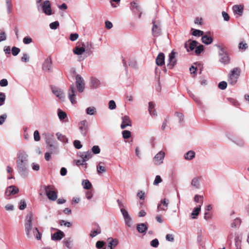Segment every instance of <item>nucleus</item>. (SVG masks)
Wrapping results in <instances>:
<instances>
[{
  "label": "nucleus",
  "mask_w": 249,
  "mask_h": 249,
  "mask_svg": "<svg viewBox=\"0 0 249 249\" xmlns=\"http://www.w3.org/2000/svg\"><path fill=\"white\" fill-rule=\"evenodd\" d=\"M17 170L19 175L27 177L28 173V155L23 151H20L17 154L16 160Z\"/></svg>",
  "instance_id": "1"
},
{
  "label": "nucleus",
  "mask_w": 249,
  "mask_h": 249,
  "mask_svg": "<svg viewBox=\"0 0 249 249\" xmlns=\"http://www.w3.org/2000/svg\"><path fill=\"white\" fill-rule=\"evenodd\" d=\"M25 231L28 238H31L33 235L39 240L41 239L42 234L36 227H33L32 219H26L24 223Z\"/></svg>",
  "instance_id": "2"
},
{
  "label": "nucleus",
  "mask_w": 249,
  "mask_h": 249,
  "mask_svg": "<svg viewBox=\"0 0 249 249\" xmlns=\"http://www.w3.org/2000/svg\"><path fill=\"white\" fill-rule=\"evenodd\" d=\"M43 191H45L47 196L50 200L55 201L57 199L58 192L54 186L52 185H41L40 189V196L43 195Z\"/></svg>",
  "instance_id": "3"
},
{
  "label": "nucleus",
  "mask_w": 249,
  "mask_h": 249,
  "mask_svg": "<svg viewBox=\"0 0 249 249\" xmlns=\"http://www.w3.org/2000/svg\"><path fill=\"white\" fill-rule=\"evenodd\" d=\"M241 70L239 68L236 67L232 69L229 74L228 81L231 85L235 84L240 75Z\"/></svg>",
  "instance_id": "4"
},
{
  "label": "nucleus",
  "mask_w": 249,
  "mask_h": 249,
  "mask_svg": "<svg viewBox=\"0 0 249 249\" xmlns=\"http://www.w3.org/2000/svg\"><path fill=\"white\" fill-rule=\"evenodd\" d=\"M219 49V55L220 56V61L224 64H228L230 61V58L228 53L225 48L220 45H216Z\"/></svg>",
  "instance_id": "5"
},
{
  "label": "nucleus",
  "mask_w": 249,
  "mask_h": 249,
  "mask_svg": "<svg viewBox=\"0 0 249 249\" xmlns=\"http://www.w3.org/2000/svg\"><path fill=\"white\" fill-rule=\"evenodd\" d=\"M40 7H41L43 12L45 15L48 16L52 15V11L51 9V5L49 0H45L42 4H39V5H37V8L38 10H39Z\"/></svg>",
  "instance_id": "6"
},
{
  "label": "nucleus",
  "mask_w": 249,
  "mask_h": 249,
  "mask_svg": "<svg viewBox=\"0 0 249 249\" xmlns=\"http://www.w3.org/2000/svg\"><path fill=\"white\" fill-rule=\"evenodd\" d=\"M152 35L155 37H158L160 36L161 34L160 22L159 20L153 19L152 20Z\"/></svg>",
  "instance_id": "7"
},
{
  "label": "nucleus",
  "mask_w": 249,
  "mask_h": 249,
  "mask_svg": "<svg viewBox=\"0 0 249 249\" xmlns=\"http://www.w3.org/2000/svg\"><path fill=\"white\" fill-rule=\"evenodd\" d=\"M75 79L77 90L79 92H82L85 89L84 80L79 74L76 75Z\"/></svg>",
  "instance_id": "8"
},
{
  "label": "nucleus",
  "mask_w": 249,
  "mask_h": 249,
  "mask_svg": "<svg viewBox=\"0 0 249 249\" xmlns=\"http://www.w3.org/2000/svg\"><path fill=\"white\" fill-rule=\"evenodd\" d=\"M78 127L81 134L86 137L89 129L88 122L86 120L81 121L78 124Z\"/></svg>",
  "instance_id": "9"
},
{
  "label": "nucleus",
  "mask_w": 249,
  "mask_h": 249,
  "mask_svg": "<svg viewBox=\"0 0 249 249\" xmlns=\"http://www.w3.org/2000/svg\"><path fill=\"white\" fill-rule=\"evenodd\" d=\"M76 90L75 86L73 84H72L70 87V89L68 91V97L71 102L72 104L76 103Z\"/></svg>",
  "instance_id": "10"
},
{
  "label": "nucleus",
  "mask_w": 249,
  "mask_h": 249,
  "mask_svg": "<svg viewBox=\"0 0 249 249\" xmlns=\"http://www.w3.org/2000/svg\"><path fill=\"white\" fill-rule=\"evenodd\" d=\"M165 157V153L163 151H160L154 157L153 161L155 165H160L163 162Z\"/></svg>",
  "instance_id": "11"
},
{
  "label": "nucleus",
  "mask_w": 249,
  "mask_h": 249,
  "mask_svg": "<svg viewBox=\"0 0 249 249\" xmlns=\"http://www.w3.org/2000/svg\"><path fill=\"white\" fill-rule=\"evenodd\" d=\"M175 54L176 53L172 51L169 54L168 63L167 66L170 69H172L176 64L177 60L175 58Z\"/></svg>",
  "instance_id": "12"
},
{
  "label": "nucleus",
  "mask_w": 249,
  "mask_h": 249,
  "mask_svg": "<svg viewBox=\"0 0 249 249\" xmlns=\"http://www.w3.org/2000/svg\"><path fill=\"white\" fill-rule=\"evenodd\" d=\"M122 122L121 125L122 129H124L127 126H131L132 125L130 119L128 116L125 115L122 117Z\"/></svg>",
  "instance_id": "13"
},
{
  "label": "nucleus",
  "mask_w": 249,
  "mask_h": 249,
  "mask_svg": "<svg viewBox=\"0 0 249 249\" xmlns=\"http://www.w3.org/2000/svg\"><path fill=\"white\" fill-rule=\"evenodd\" d=\"M198 42L195 40H189L184 44V47L187 52L193 51L197 46Z\"/></svg>",
  "instance_id": "14"
},
{
  "label": "nucleus",
  "mask_w": 249,
  "mask_h": 249,
  "mask_svg": "<svg viewBox=\"0 0 249 249\" xmlns=\"http://www.w3.org/2000/svg\"><path fill=\"white\" fill-rule=\"evenodd\" d=\"M169 200L166 198L162 199L160 200V203L158 206V210L166 211L168 208Z\"/></svg>",
  "instance_id": "15"
},
{
  "label": "nucleus",
  "mask_w": 249,
  "mask_h": 249,
  "mask_svg": "<svg viewBox=\"0 0 249 249\" xmlns=\"http://www.w3.org/2000/svg\"><path fill=\"white\" fill-rule=\"evenodd\" d=\"M18 189L15 186H10L6 188L5 195L7 196H9L12 195H15L18 193Z\"/></svg>",
  "instance_id": "16"
},
{
  "label": "nucleus",
  "mask_w": 249,
  "mask_h": 249,
  "mask_svg": "<svg viewBox=\"0 0 249 249\" xmlns=\"http://www.w3.org/2000/svg\"><path fill=\"white\" fill-rule=\"evenodd\" d=\"M52 61L50 57L46 58L42 65V69L44 71H50L52 68Z\"/></svg>",
  "instance_id": "17"
},
{
  "label": "nucleus",
  "mask_w": 249,
  "mask_h": 249,
  "mask_svg": "<svg viewBox=\"0 0 249 249\" xmlns=\"http://www.w3.org/2000/svg\"><path fill=\"white\" fill-rule=\"evenodd\" d=\"M107 242L108 247L110 249H113L118 245L119 243V241L117 239H113L111 237L108 238L107 239Z\"/></svg>",
  "instance_id": "18"
},
{
  "label": "nucleus",
  "mask_w": 249,
  "mask_h": 249,
  "mask_svg": "<svg viewBox=\"0 0 249 249\" xmlns=\"http://www.w3.org/2000/svg\"><path fill=\"white\" fill-rule=\"evenodd\" d=\"M53 93L59 99H63L64 98V93L60 89L57 88H52Z\"/></svg>",
  "instance_id": "19"
},
{
  "label": "nucleus",
  "mask_w": 249,
  "mask_h": 249,
  "mask_svg": "<svg viewBox=\"0 0 249 249\" xmlns=\"http://www.w3.org/2000/svg\"><path fill=\"white\" fill-rule=\"evenodd\" d=\"M65 236L64 232L61 231H59L52 235V239L53 240H60Z\"/></svg>",
  "instance_id": "20"
},
{
  "label": "nucleus",
  "mask_w": 249,
  "mask_h": 249,
  "mask_svg": "<svg viewBox=\"0 0 249 249\" xmlns=\"http://www.w3.org/2000/svg\"><path fill=\"white\" fill-rule=\"evenodd\" d=\"M80 157L82 159L83 162H86V161L91 158L92 154L90 151H88L81 153Z\"/></svg>",
  "instance_id": "21"
},
{
  "label": "nucleus",
  "mask_w": 249,
  "mask_h": 249,
  "mask_svg": "<svg viewBox=\"0 0 249 249\" xmlns=\"http://www.w3.org/2000/svg\"><path fill=\"white\" fill-rule=\"evenodd\" d=\"M155 105L152 102H150L148 104V111L151 116H157V113L155 109Z\"/></svg>",
  "instance_id": "22"
},
{
  "label": "nucleus",
  "mask_w": 249,
  "mask_h": 249,
  "mask_svg": "<svg viewBox=\"0 0 249 249\" xmlns=\"http://www.w3.org/2000/svg\"><path fill=\"white\" fill-rule=\"evenodd\" d=\"M64 245L69 249H71L73 247V239L71 237L65 238L63 240Z\"/></svg>",
  "instance_id": "23"
},
{
  "label": "nucleus",
  "mask_w": 249,
  "mask_h": 249,
  "mask_svg": "<svg viewBox=\"0 0 249 249\" xmlns=\"http://www.w3.org/2000/svg\"><path fill=\"white\" fill-rule=\"evenodd\" d=\"M164 54L162 53H160L156 58V64L158 66H162L164 64Z\"/></svg>",
  "instance_id": "24"
},
{
  "label": "nucleus",
  "mask_w": 249,
  "mask_h": 249,
  "mask_svg": "<svg viewBox=\"0 0 249 249\" xmlns=\"http://www.w3.org/2000/svg\"><path fill=\"white\" fill-rule=\"evenodd\" d=\"M244 6L242 5H235L233 6V11L239 16H241L243 12Z\"/></svg>",
  "instance_id": "25"
},
{
  "label": "nucleus",
  "mask_w": 249,
  "mask_h": 249,
  "mask_svg": "<svg viewBox=\"0 0 249 249\" xmlns=\"http://www.w3.org/2000/svg\"><path fill=\"white\" fill-rule=\"evenodd\" d=\"M104 163L100 162L96 166L97 174L100 175L106 172V168L104 166Z\"/></svg>",
  "instance_id": "26"
},
{
  "label": "nucleus",
  "mask_w": 249,
  "mask_h": 249,
  "mask_svg": "<svg viewBox=\"0 0 249 249\" xmlns=\"http://www.w3.org/2000/svg\"><path fill=\"white\" fill-rule=\"evenodd\" d=\"M148 225L147 223L138 224L137 226V230L140 233H144L147 230Z\"/></svg>",
  "instance_id": "27"
},
{
  "label": "nucleus",
  "mask_w": 249,
  "mask_h": 249,
  "mask_svg": "<svg viewBox=\"0 0 249 249\" xmlns=\"http://www.w3.org/2000/svg\"><path fill=\"white\" fill-rule=\"evenodd\" d=\"M100 84V81L94 77L90 78V87L92 89L97 88Z\"/></svg>",
  "instance_id": "28"
},
{
  "label": "nucleus",
  "mask_w": 249,
  "mask_h": 249,
  "mask_svg": "<svg viewBox=\"0 0 249 249\" xmlns=\"http://www.w3.org/2000/svg\"><path fill=\"white\" fill-rule=\"evenodd\" d=\"M201 40H202V42L204 44H206V45H209V44H211L213 41V39L211 36L206 35H204V36H202Z\"/></svg>",
  "instance_id": "29"
},
{
  "label": "nucleus",
  "mask_w": 249,
  "mask_h": 249,
  "mask_svg": "<svg viewBox=\"0 0 249 249\" xmlns=\"http://www.w3.org/2000/svg\"><path fill=\"white\" fill-rule=\"evenodd\" d=\"M191 185L196 189H199L200 187V178L195 177L191 181Z\"/></svg>",
  "instance_id": "30"
},
{
  "label": "nucleus",
  "mask_w": 249,
  "mask_h": 249,
  "mask_svg": "<svg viewBox=\"0 0 249 249\" xmlns=\"http://www.w3.org/2000/svg\"><path fill=\"white\" fill-rule=\"evenodd\" d=\"M57 115L59 120L61 121H63L67 117V113L60 109H58Z\"/></svg>",
  "instance_id": "31"
},
{
  "label": "nucleus",
  "mask_w": 249,
  "mask_h": 249,
  "mask_svg": "<svg viewBox=\"0 0 249 249\" xmlns=\"http://www.w3.org/2000/svg\"><path fill=\"white\" fill-rule=\"evenodd\" d=\"M85 51V49L83 47H79L76 46L73 50V53L77 55H81Z\"/></svg>",
  "instance_id": "32"
},
{
  "label": "nucleus",
  "mask_w": 249,
  "mask_h": 249,
  "mask_svg": "<svg viewBox=\"0 0 249 249\" xmlns=\"http://www.w3.org/2000/svg\"><path fill=\"white\" fill-rule=\"evenodd\" d=\"M56 136L57 137V139L60 141L65 143H67L68 142V139L66 137V136L64 135H62L61 133L57 132L56 134Z\"/></svg>",
  "instance_id": "33"
},
{
  "label": "nucleus",
  "mask_w": 249,
  "mask_h": 249,
  "mask_svg": "<svg viewBox=\"0 0 249 249\" xmlns=\"http://www.w3.org/2000/svg\"><path fill=\"white\" fill-rule=\"evenodd\" d=\"M6 6L7 8V12L8 14L12 13L13 8V4L12 0H5Z\"/></svg>",
  "instance_id": "34"
},
{
  "label": "nucleus",
  "mask_w": 249,
  "mask_h": 249,
  "mask_svg": "<svg viewBox=\"0 0 249 249\" xmlns=\"http://www.w3.org/2000/svg\"><path fill=\"white\" fill-rule=\"evenodd\" d=\"M195 156V153L193 151H189L184 155V158L187 160H192Z\"/></svg>",
  "instance_id": "35"
},
{
  "label": "nucleus",
  "mask_w": 249,
  "mask_h": 249,
  "mask_svg": "<svg viewBox=\"0 0 249 249\" xmlns=\"http://www.w3.org/2000/svg\"><path fill=\"white\" fill-rule=\"evenodd\" d=\"M201 210V206L195 208L193 211L191 213V215L192 216V218H195L196 216H197L199 213V212Z\"/></svg>",
  "instance_id": "36"
},
{
  "label": "nucleus",
  "mask_w": 249,
  "mask_h": 249,
  "mask_svg": "<svg viewBox=\"0 0 249 249\" xmlns=\"http://www.w3.org/2000/svg\"><path fill=\"white\" fill-rule=\"evenodd\" d=\"M241 222L240 219H234L231 223V226L232 228H238L241 224Z\"/></svg>",
  "instance_id": "37"
},
{
  "label": "nucleus",
  "mask_w": 249,
  "mask_h": 249,
  "mask_svg": "<svg viewBox=\"0 0 249 249\" xmlns=\"http://www.w3.org/2000/svg\"><path fill=\"white\" fill-rule=\"evenodd\" d=\"M130 9L133 10V9H136L138 11H140L141 8L140 6L135 1H132L130 3Z\"/></svg>",
  "instance_id": "38"
},
{
  "label": "nucleus",
  "mask_w": 249,
  "mask_h": 249,
  "mask_svg": "<svg viewBox=\"0 0 249 249\" xmlns=\"http://www.w3.org/2000/svg\"><path fill=\"white\" fill-rule=\"evenodd\" d=\"M83 185L85 189H89L91 187V183L89 180L86 179L83 181Z\"/></svg>",
  "instance_id": "39"
},
{
  "label": "nucleus",
  "mask_w": 249,
  "mask_h": 249,
  "mask_svg": "<svg viewBox=\"0 0 249 249\" xmlns=\"http://www.w3.org/2000/svg\"><path fill=\"white\" fill-rule=\"evenodd\" d=\"M212 207L211 205H209L207 206L206 208V211L207 212H205L204 213V218H210L211 216V213L209 211L212 209Z\"/></svg>",
  "instance_id": "40"
},
{
  "label": "nucleus",
  "mask_w": 249,
  "mask_h": 249,
  "mask_svg": "<svg viewBox=\"0 0 249 249\" xmlns=\"http://www.w3.org/2000/svg\"><path fill=\"white\" fill-rule=\"evenodd\" d=\"M192 30H193V32L192 34L194 36H203V34H204V32L203 31H202L199 30L193 29H192Z\"/></svg>",
  "instance_id": "41"
},
{
  "label": "nucleus",
  "mask_w": 249,
  "mask_h": 249,
  "mask_svg": "<svg viewBox=\"0 0 249 249\" xmlns=\"http://www.w3.org/2000/svg\"><path fill=\"white\" fill-rule=\"evenodd\" d=\"M101 232V230L100 227H98L96 230H94L91 231L90 233V236L91 237H94L96 236L97 234L100 233Z\"/></svg>",
  "instance_id": "42"
},
{
  "label": "nucleus",
  "mask_w": 249,
  "mask_h": 249,
  "mask_svg": "<svg viewBox=\"0 0 249 249\" xmlns=\"http://www.w3.org/2000/svg\"><path fill=\"white\" fill-rule=\"evenodd\" d=\"M47 143L50 147V151H53V153L55 154L58 153V151L57 148L54 145H53L52 143H50L49 142H47Z\"/></svg>",
  "instance_id": "43"
},
{
  "label": "nucleus",
  "mask_w": 249,
  "mask_h": 249,
  "mask_svg": "<svg viewBox=\"0 0 249 249\" xmlns=\"http://www.w3.org/2000/svg\"><path fill=\"white\" fill-rule=\"evenodd\" d=\"M95 110L96 108L94 107H89L86 109V113L88 115H93Z\"/></svg>",
  "instance_id": "44"
},
{
  "label": "nucleus",
  "mask_w": 249,
  "mask_h": 249,
  "mask_svg": "<svg viewBox=\"0 0 249 249\" xmlns=\"http://www.w3.org/2000/svg\"><path fill=\"white\" fill-rule=\"evenodd\" d=\"M59 25V22L58 21H55L51 23L49 26L51 29L55 30L58 27Z\"/></svg>",
  "instance_id": "45"
},
{
  "label": "nucleus",
  "mask_w": 249,
  "mask_h": 249,
  "mask_svg": "<svg viewBox=\"0 0 249 249\" xmlns=\"http://www.w3.org/2000/svg\"><path fill=\"white\" fill-rule=\"evenodd\" d=\"M92 152L94 154H98L100 153L101 150L99 146L94 145L91 148Z\"/></svg>",
  "instance_id": "46"
},
{
  "label": "nucleus",
  "mask_w": 249,
  "mask_h": 249,
  "mask_svg": "<svg viewBox=\"0 0 249 249\" xmlns=\"http://www.w3.org/2000/svg\"><path fill=\"white\" fill-rule=\"evenodd\" d=\"M122 135L124 139H128L131 136V132L128 130H124L122 132Z\"/></svg>",
  "instance_id": "47"
},
{
  "label": "nucleus",
  "mask_w": 249,
  "mask_h": 249,
  "mask_svg": "<svg viewBox=\"0 0 249 249\" xmlns=\"http://www.w3.org/2000/svg\"><path fill=\"white\" fill-rule=\"evenodd\" d=\"M20 49L16 47H13L11 49L12 53L14 56L17 55L20 52Z\"/></svg>",
  "instance_id": "48"
},
{
  "label": "nucleus",
  "mask_w": 249,
  "mask_h": 249,
  "mask_svg": "<svg viewBox=\"0 0 249 249\" xmlns=\"http://www.w3.org/2000/svg\"><path fill=\"white\" fill-rule=\"evenodd\" d=\"M73 145L75 148L77 149H79L82 147V145L81 143V142L79 140H75L73 142Z\"/></svg>",
  "instance_id": "49"
},
{
  "label": "nucleus",
  "mask_w": 249,
  "mask_h": 249,
  "mask_svg": "<svg viewBox=\"0 0 249 249\" xmlns=\"http://www.w3.org/2000/svg\"><path fill=\"white\" fill-rule=\"evenodd\" d=\"M227 87V83L225 81L220 82L218 84V88L222 90H224V89H226Z\"/></svg>",
  "instance_id": "50"
},
{
  "label": "nucleus",
  "mask_w": 249,
  "mask_h": 249,
  "mask_svg": "<svg viewBox=\"0 0 249 249\" xmlns=\"http://www.w3.org/2000/svg\"><path fill=\"white\" fill-rule=\"evenodd\" d=\"M203 49L204 47L202 45H200L196 47L195 50L196 53L197 54H200L203 51Z\"/></svg>",
  "instance_id": "51"
},
{
  "label": "nucleus",
  "mask_w": 249,
  "mask_h": 249,
  "mask_svg": "<svg viewBox=\"0 0 249 249\" xmlns=\"http://www.w3.org/2000/svg\"><path fill=\"white\" fill-rule=\"evenodd\" d=\"M159 245V242L157 239H154L150 242V245L154 248H157Z\"/></svg>",
  "instance_id": "52"
},
{
  "label": "nucleus",
  "mask_w": 249,
  "mask_h": 249,
  "mask_svg": "<svg viewBox=\"0 0 249 249\" xmlns=\"http://www.w3.org/2000/svg\"><path fill=\"white\" fill-rule=\"evenodd\" d=\"M162 182V179L160 177L159 175H157L155 177V179L154 181L153 184L154 185H158L160 183Z\"/></svg>",
  "instance_id": "53"
},
{
  "label": "nucleus",
  "mask_w": 249,
  "mask_h": 249,
  "mask_svg": "<svg viewBox=\"0 0 249 249\" xmlns=\"http://www.w3.org/2000/svg\"><path fill=\"white\" fill-rule=\"evenodd\" d=\"M116 103L113 100H110L109 102L108 103V108L111 109L113 110L116 108Z\"/></svg>",
  "instance_id": "54"
},
{
  "label": "nucleus",
  "mask_w": 249,
  "mask_h": 249,
  "mask_svg": "<svg viewBox=\"0 0 249 249\" xmlns=\"http://www.w3.org/2000/svg\"><path fill=\"white\" fill-rule=\"evenodd\" d=\"M105 245V242L104 241H98L96 243V247L98 249H101Z\"/></svg>",
  "instance_id": "55"
},
{
  "label": "nucleus",
  "mask_w": 249,
  "mask_h": 249,
  "mask_svg": "<svg viewBox=\"0 0 249 249\" xmlns=\"http://www.w3.org/2000/svg\"><path fill=\"white\" fill-rule=\"evenodd\" d=\"M32 42V39L29 36H25L23 39V42L25 44H29Z\"/></svg>",
  "instance_id": "56"
},
{
  "label": "nucleus",
  "mask_w": 249,
  "mask_h": 249,
  "mask_svg": "<svg viewBox=\"0 0 249 249\" xmlns=\"http://www.w3.org/2000/svg\"><path fill=\"white\" fill-rule=\"evenodd\" d=\"M78 37H79V35L78 34H77V33L71 34L70 35V39L72 41H74L76 40L78 38Z\"/></svg>",
  "instance_id": "57"
},
{
  "label": "nucleus",
  "mask_w": 249,
  "mask_h": 249,
  "mask_svg": "<svg viewBox=\"0 0 249 249\" xmlns=\"http://www.w3.org/2000/svg\"><path fill=\"white\" fill-rule=\"evenodd\" d=\"M34 138L35 141L38 142L40 140V135L39 132L37 130H36L34 133Z\"/></svg>",
  "instance_id": "58"
},
{
  "label": "nucleus",
  "mask_w": 249,
  "mask_h": 249,
  "mask_svg": "<svg viewBox=\"0 0 249 249\" xmlns=\"http://www.w3.org/2000/svg\"><path fill=\"white\" fill-rule=\"evenodd\" d=\"M31 166H32V169L36 171H39V170L40 169L39 165L38 164L35 163V162L32 163Z\"/></svg>",
  "instance_id": "59"
},
{
  "label": "nucleus",
  "mask_w": 249,
  "mask_h": 249,
  "mask_svg": "<svg viewBox=\"0 0 249 249\" xmlns=\"http://www.w3.org/2000/svg\"><path fill=\"white\" fill-rule=\"evenodd\" d=\"M60 224L61 225H64L65 227H70L71 225V223L69 222L66 221L65 220H62L60 221Z\"/></svg>",
  "instance_id": "60"
},
{
  "label": "nucleus",
  "mask_w": 249,
  "mask_h": 249,
  "mask_svg": "<svg viewBox=\"0 0 249 249\" xmlns=\"http://www.w3.org/2000/svg\"><path fill=\"white\" fill-rule=\"evenodd\" d=\"M26 207V203L24 200H21L20 201V205L19 208L20 210H24Z\"/></svg>",
  "instance_id": "61"
},
{
  "label": "nucleus",
  "mask_w": 249,
  "mask_h": 249,
  "mask_svg": "<svg viewBox=\"0 0 249 249\" xmlns=\"http://www.w3.org/2000/svg\"><path fill=\"white\" fill-rule=\"evenodd\" d=\"M248 47V44L243 42H240L239 45V48L242 50H246Z\"/></svg>",
  "instance_id": "62"
},
{
  "label": "nucleus",
  "mask_w": 249,
  "mask_h": 249,
  "mask_svg": "<svg viewBox=\"0 0 249 249\" xmlns=\"http://www.w3.org/2000/svg\"><path fill=\"white\" fill-rule=\"evenodd\" d=\"M222 17H223L225 21H227L229 20V19H230V16H229V15L226 12L223 11L222 12Z\"/></svg>",
  "instance_id": "63"
},
{
  "label": "nucleus",
  "mask_w": 249,
  "mask_h": 249,
  "mask_svg": "<svg viewBox=\"0 0 249 249\" xmlns=\"http://www.w3.org/2000/svg\"><path fill=\"white\" fill-rule=\"evenodd\" d=\"M21 60L22 62H27L29 61V56L27 53H24L21 58Z\"/></svg>",
  "instance_id": "64"
}]
</instances>
